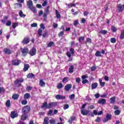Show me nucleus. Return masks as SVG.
<instances>
[{"instance_id": "bb28decb", "label": "nucleus", "mask_w": 124, "mask_h": 124, "mask_svg": "<svg viewBox=\"0 0 124 124\" xmlns=\"http://www.w3.org/2000/svg\"><path fill=\"white\" fill-rule=\"evenodd\" d=\"M43 124H49V118L46 117L44 118Z\"/></svg>"}, {"instance_id": "79ce46f5", "label": "nucleus", "mask_w": 124, "mask_h": 124, "mask_svg": "<svg viewBox=\"0 0 124 124\" xmlns=\"http://www.w3.org/2000/svg\"><path fill=\"white\" fill-rule=\"evenodd\" d=\"M42 30L39 29L38 30V35L39 37L41 36V35H42Z\"/></svg>"}, {"instance_id": "69168bd1", "label": "nucleus", "mask_w": 124, "mask_h": 124, "mask_svg": "<svg viewBox=\"0 0 124 124\" xmlns=\"http://www.w3.org/2000/svg\"><path fill=\"white\" fill-rule=\"evenodd\" d=\"M86 41L87 42H88V43H92V39L90 38H88L86 39Z\"/></svg>"}, {"instance_id": "7ed1b4c3", "label": "nucleus", "mask_w": 124, "mask_h": 124, "mask_svg": "<svg viewBox=\"0 0 124 124\" xmlns=\"http://www.w3.org/2000/svg\"><path fill=\"white\" fill-rule=\"evenodd\" d=\"M21 111L22 113L28 114L31 111V107L29 105L25 106L23 107Z\"/></svg>"}, {"instance_id": "e2e57ef3", "label": "nucleus", "mask_w": 124, "mask_h": 124, "mask_svg": "<svg viewBox=\"0 0 124 124\" xmlns=\"http://www.w3.org/2000/svg\"><path fill=\"white\" fill-rule=\"evenodd\" d=\"M48 35V32L46 31L43 34L42 36L45 38V37H46Z\"/></svg>"}, {"instance_id": "dca6fc26", "label": "nucleus", "mask_w": 124, "mask_h": 124, "mask_svg": "<svg viewBox=\"0 0 124 124\" xmlns=\"http://www.w3.org/2000/svg\"><path fill=\"white\" fill-rule=\"evenodd\" d=\"M3 52L6 55H10L11 54V50L9 48H5L3 49Z\"/></svg>"}, {"instance_id": "4c0bfd02", "label": "nucleus", "mask_w": 124, "mask_h": 124, "mask_svg": "<svg viewBox=\"0 0 124 124\" xmlns=\"http://www.w3.org/2000/svg\"><path fill=\"white\" fill-rule=\"evenodd\" d=\"M111 30L112 32H117V29L114 26H111Z\"/></svg>"}, {"instance_id": "774afa93", "label": "nucleus", "mask_w": 124, "mask_h": 124, "mask_svg": "<svg viewBox=\"0 0 124 124\" xmlns=\"http://www.w3.org/2000/svg\"><path fill=\"white\" fill-rule=\"evenodd\" d=\"M58 24L55 23H53V27L54 29H56V28H58Z\"/></svg>"}, {"instance_id": "13d9d810", "label": "nucleus", "mask_w": 124, "mask_h": 124, "mask_svg": "<svg viewBox=\"0 0 124 124\" xmlns=\"http://www.w3.org/2000/svg\"><path fill=\"white\" fill-rule=\"evenodd\" d=\"M74 51H75L74 48H70V52L71 55H74Z\"/></svg>"}, {"instance_id": "e433bc0d", "label": "nucleus", "mask_w": 124, "mask_h": 124, "mask_svg": "<svg viewBox=\"0 0 124 124\" xmlns=\"http://www.w3.org/2000/svg\"><path fill=\"white\" fill-rule=\"evenodd\" d=\"M69 81V78L68 77H65L62 80V83H64V82H68Z\"/></svg>"}, {"instance_id": "f03ea898", "label": "nucleus", "mask_w": 124, "mask_h": 124, "mask_svg": "<svg viewBox=\"0 0 124 124\" xmlns=\"http://www.w3.org/2000/svg\"><path fill=\"white\" fill-rule=\"evenodd\" d=\"M24 82V78H18L14 81V85L17 88H19V87H21L22 83Z\"/></svg>"}, {"instance_id": "423d86ee", "label": "nucleus", "mask_w": 124, "mask_h": 124, "mask_svg": "<svg viewBox=\"0 0 124 124\" xmlns=\"http://www.w3.org/2000/svg\"><path fill=\"white\" fill-rule=\"evenodd\" d=\"M20 63H21V60L19 59H17V60L14 59L12 61V64L13 65H15V66H17L19 65Z\"/></svg>"}, {"instance_id": "2f4dec72", "label": "nucleus", "mask_w": 124, "mask_h": 124, "mask_svg": "<svg viewBox=\"0 0 124 124\" xmlns=\"http://www.w3.org/2000/svg\"><path fill=\"white\" fill-rule=\"evenodd\" d=\"M19 16L21 17V18H25L26 17V15L24 14L23 13V11H20L19 12Z\"/></svg>"}, {"instance_id": "680f3d73", "label": "nucleus", "mask_w": 124, "mask_h": 124, "mask_svg": "<svg viewBox=\"0 0 124 124\" xmlns=\"http://www.w3.org/2000/svg\"><path fill=\"white\" fill-rule=\"evenodd\" d=\"M76 83H78V84H79V83L81 82V78H77L76 79Z\"/></svg>"}, {"instance_id": "37998d69", "label": "nucleus", "mask_w": 124, "mask_h": 124, "mask_svg": "<svg viewBox=\"0 0 124 124\" xmlns=\"http://www.w3.org/2000/svg\"><path fill=\"white\" fill-rule=\"evenodd\" d=\"M22 105H27L28 104V101L26 99L23 100L21 101Z\"/></svg>"}, {"instance_id": "cd10ccee", "label": "nucleus", "mask_w": 124, "mask_h": 124, "mask_svg": "<svg viewBox=\"0 0 124 124\" xmlns=\"http://www.w3.org/2000/svg\"><path fill=\"white\" fill-rule=\"evenodd\" d=\"M97 83H93L91 85V88L92 90H94V89H96L97 88Z\"/></svg>"}, {"instance_id": "3c124183", "label": "nucleus", "mask_w": 124, "mask_h": 124, "mask_svg": "<svg viewBox=\"0 0 124 124\" xmlns=\"http://www.w3.org/2000/svg\"><path fill=\"white\" fill-rule=\"evenodd\" d=\"M18 26V23H14L12 24L13 29H15L16 27Z\"/></svg>"}, {"instance_id": "6e6552de", "label": "nucleus", "mask_w": 124, "mask_h": 124, "mask_svg": "<svg viewBox=\"0 0 124 124\" xmlns=\"http://www.w3.org/2000/svg\"><path fill=\"white\" fill-rule=\"evenodd\" d=\"M30 41H31V39H30L29 37H25L23 39V40L22 41V44H24V45L29 44Z\"/></svg>"}, {"instance_id": "5fc2aeb1", "label": "nucleus", "mask_w": 124, "mask_h": 124, "mask_svg": "<svg viewBox=\"0 0 124 124\" xmlns=\"http://www.w3.org/2000/svg\"><path fill=\"white\" fill-rule=\"evenodd\" d=\"M68 108H69V105L68 104H65L64 105V110H66V109H68Z\"/></svg>"}, {"instance_id": "a19ab883", "label": "nucleus", "mask_w": 124, "mask_h": 124, "mask_svg": "<svg viewBox=\"0 0 124 124\" xmlns=\"http://www.w3.org/2000/svg\"><path fill=\"white\" fill-rule=\"evenodd\" d=\"M68 6L69 8H71V7H75L76 6V4L75 3H70L68 4Z\"/></svg>"}, {"instance_id": "603ef678", "label": "nucleus", "mask_w": 124, "mask_h": 124, "mask_svg": "<svg viewBox=\"0 0 124 124\" xmlns=\"http://www.w3.org/2000/svg\"><path fill=\"white\" fill-rule=\"evenodd\" d=\"M31 90H32V87L31 86H28L26 88V91H27V92H30V91H31Z\"/></svg>"}, {"instance_id": "4be33fe9", "label": "nucleus", "mask_w": 124, "mask_h": 124, "mask_svg": "<svg viewBox=\"0 0 124 124\" xmlns=\"http://www.w3.org/2000/svg\"><path fill=\"white\" fill-rule=\"evenodd\" d=\"M23 97L24 99H29L31 98V94H30V93H26L24 95Z\"/></svg>"}, {"instance_id": "7c9ffc66", "label": "nucleus", "mask_w": 124, "mask_h": 124, "mask_svg": "<svg viewBox=\"0 0 124 124\" xmlns=\"http://www.w3.org/2000/svg\"><path fill=\"white\" fill-rule=\"evenodd\" d=\"M110 103L111 104H113V103H115V102H116V98L115 97H112L110 98Z\"/></svg>"}, {"instance_id": "49530a36", "label": "nucleus", "mask_w": 124, "mask_h": 124, "mask_svg": "<svg viewBox=\"0 0 124 124\" xmlns=\"http://www.w3.org/2000/svg\"><path fill=\"white\" fill-rule=\"evenodd\" d=\"M54 45V42L51 41L47 44V47H52Z\"/></svg>"}, {"instance_id": "6e6d98bb", "label": "nucleus", "mask_w": 124, "mask_h": 124, "mask_svg": "<svg viewBox=\"0 0 124 124\" xmlns=\"http://www.w3.org/2000/svg\"><path fill=\"white\" fill-rule=\"evenodd\" d=\"M63 34H64V32L63 31H62L59 33L58 36H59V37H61V36H62V35H63Z\"/></svg>"}, {"instance_id": "1a4fd4ad", "label": "nucleus", "mask_w": 124, "mask_h": 124, "mask_svg": "<svg viewBox=\"0 0 124 124\" xmlns=\"http://www.w3.org/2000/svg\"><path fill=\"white\" fill-rule=\"evenodd\" d=\"M29 54L31 56L35 55L36 54V49L32 47L29 52Z\"/></svg>"}, {"instance_id": "f8f14e48", "label": "nucleus", "mask_w": 124, "mask_h": 124, "mask_svg": "<svg viewBox=\"0 0 124 124\" xmlns=\"http://www.w3.org/2000/svg\"><path fill=\"white\" fill-rule=\"evenodd\" d=\"M57 105H58V103L56 102H50L48 104V109H50V108H53V107H56Z\"/></svg>"}, {"instance_id": "c9c22d12", "label": "nucleus", "mask_w": 124, "mask_h": 124, "mask_svg": "<svg viewBox=\"0 0 124 124\" xmlns=\"http://www.w3.org/2000/svg\"><path fill=\"white\" fill-rule=\"evenodd\" d=\"M124 38V30L121 31L120 36V39L123 40Z\"/></svg>"}, {"instance_id": "0eeeda50", "label": "nucleus", "mask_w": 124, "mask_h": 124, "mask_svg": "<svg viewBox=\"0 0 124 124\" xmlns=\"http://www.w3.org/2000/svg\"><path fill=\"white\" fill-rule=\"evenodd\" d=\"M21 52L23 55H24V57L25 56H27L28 54H29V48L26 47L24 48H21Z\"/></svg>"}, {"instance_id": "473e14b6", "label": "nucleus", "mask_w": 124, "mask_h": 124, "mask_svg": "<svg viewBox=\"0 0 124 124\" xmlns=\"http://www.w3.org/2000/svg\"><path fill=\"white\" fill-rule=\"evenodd\" d=\"M13 99L16 100V99H18L19 98V94H14L12 95Z\"/></svg>"}, {"instance_id": "72a5a7b5", "label": "nucleus", "mask_w": 124, "mask_h": 124, "mask_svg": "<svg viewBox=\"0 0 124 124\" xmlns=\"http://www.w3.org/2000/svg\"><path fill=\"white\" fill-rule=\"evenodd\" d=\"M63 87V84L62 83H59L58 84L57 86V88L58 89V90H61V89H62V88Z\"/></svg>"}, {"instance_id": "a211bd4d", "label": "nucleus", "mask_w": 124, "mask_h": 124, "mask_svg": "<svg viewBox=\"0 0 124 124\" xmlns=\"http://www.w3.org/2000/svg\"><path fill=\"white\" fill-rule=\"evenodd\" d=\"M8 19V16H4L3 17V19L1 20V23H2L3 24H5Z\"/></svg>"}, {"instance_id": "a18cd8bd", "label": "nucleus", "mask_w": 124, "mask_h": 124, "mask_svg": "<svg viewBox=\"0 0 124 124\" xmlns=\"http://www.w3.org/2000/svg\"><path fill=\"white\" fill-rule=\"evenodd\" d=\"M81 40H85V37H84V36H80L78 38V42L79 43L82 42Z\"/></svg>"}, {"instance_id": "338daca9", "label": "nucleus", "mask_w": 124, "mask_h": 124, "mask_svg": "<svg viewBox=\"0 0 124 124\" xmlns=\"http://www.w3.org/2000/svg\"><path fill=\"white\" fill-rule=\"evenodd\" d=\"M96 69V66H93L91 67V71H94Z\"/></svg>"}, {"instance_id": "412c9836", "label": "nucleus", "mask_w": 124, "mask_h": 124, "mask_svg": "<svg viewBox=\"0 0 124 124\" xmlns=\"http://www.w3.org/2000/svg\"><path fill=\"white\" fill-rule=\"evenodd\" d=\"M27 77L28 79H32V78H34L35 75L32 73H29L27 75Z\"/></svg>"}, {"instance_id": "f704fd0d", "label": "nucleus", "mask_w": 124, "mask_h": 124, "mask_svg": "<svg viewBox=\"0 0 124 124\" xmlns=\"http://www.w3.org/2000/svg\"><path fill=\"white\" fill-rule=\"evenodd\" d=\"M5 105L6 107H10V106H11V103H10V100H7L6 101Z\"/></svg>"}, {"instance_id": "6ab92c4d", "label": "nucleus", "mask_w": 124, "mask_h": 124, "mask_svg": "<svg viewBox=\"0 0 124 124\" xmlns=\"http://www.w3.org/2000/svg\"><path fill=\"white\" fill-rule=\"evenodd\" d=\"M55 98H56V99H65V96L57 94L55 96Z\"/></svg>"}, {"instance_id": "864d4df0", "label": "nucleus", "mask_w": 124, "mask_h": 124, "mask_svg": "<svg viewBox=\"0 0 124 124\" xmlns=\"http://www.w3.org/2000/svg\"><path fill=\"white\" fill-rule=\"evenodd\" d=\"M31 28H35V27H37V23H33L31 25Z\"/></svg>"}, {"instance_id": "8fccbe9b", "label": "nucleus", "mask_w": 124, "mask_h": 124, "mask_svg": "<svg viewBox=\"0 0 124 124\" xmlns=\"http://www.w3.org/2000/svg\"><path fill=\"white\" fill-rule=\"evenodd\" d=\"M116 41H117V40H116V38H111L110 39V42L111 43H116Z\"/></svg>"}, {"instance_id": "b1692460", "label": "nucleus", "mask_w": 124, "mask_h": 124, "mask_svg": "<svg viewBox=\"0 0 124 124\" xmlns=\"http://www.w3.org/2000/svg\"><path fill=\"white\" fill-rule=\"evenodd\" d=\"M74 66L71 65L69 68V73H73L74 72Z\"/></svg>"}, {"instance_id": "f257e3e1", "label": "nucleus", "mask_w": 124, "mask_h": 124, "mask_svg": "<svg viewBox=\"0 0 124 124\" xmlns=\"http://www.w3.org/2000/svg\"><path fill=\"white\" fill-rule=\"evenodd\" d=\"M27 3L29 8L31 9V10L32 11V12H34V13H36V9L35 8V7L32 6V1L29 0L27 1Z\"/></svg>"}, {"instance_id": "5701e85b", "label": "nucleus", "mask_w": 124, "mask_h": 124, "mask_svg": "<svg viewBox=\"0 0 124 124\" xmlns=\"http://www.w3.org/2000/svg\"><path fill=\"white\" fill-rule=\"evenodd\" d=\"M98 103H99V104H105V103H106V100L105 99L99 100Z\"/></svg>"}, {"instance_id": "bf43d9fd", "label": "nucleus", "mask_w": 124, "mask_h": 124, "mask_svg": "<svg viewBox=\"0 0 124 124\" xmlns=\"http://www.w3.org/2000/svg\"><path fill=\"white\" fill-rule=\"evenodd\" d=\"M5 91V89L3 87H0V94L1 93H3V92Z\"/></svg>"}, {"instance_id": "09e8293b", "label": "nucleus", "mask_w": 124, "mask_h": 124, "mask_svg": "<svg viewBox=\"0 0 124 124\" xmlns=\"http://www.w3.org/2000/svg\"><path fill=\"white\" fill-rule=\"evenodd\" d=\"M77 25H79V21H78V20H76L74 21V26H75V27H76Z\"/></svg>"}, {"instance_id": "4468645a", "label": "nucleus", "mask_w": 124, "mask_h": 124, "mask_svg": "<svg viewBox=\"0 0 124 124\" xmlns=\"http://www.w3.org/2000/svg\"><path fill=\"white\" fill-rule=\"evenodd\" d=\"M28 118H29L28 114L26 113H22L21 116L20 120H21V121H26V120Z\"/></svg>"}, {"instance_id": "a878e982", "label": "nucleus", "mask_w": 124, "mask_h": 124, "mask_svg": "<svg viewBox=\"0 0 124 124\" xmlns=\"http://www.w3.org/2000/svg\"><path fill=\"white\" fill-rule=\"evenodd\" d=\"M42 108H46V109H49V108L48 107V103H47V102H45L43 103Z\"/></svg>"}, {"instance_id": "9d476101", "label": "nucleus", "mask_w": 124, "mask_h": 124, "mask_svg": "<svg viewBox=\"0 0 124 124\" xmlns=\"http://www.w3.org/2000/svg\"><path fill=\"white\" fill-rule=\"evenodd\" d=\"M117 8H118V13H121V12H123L124 9V4L122 5L119 4L117 6Z\"/></svg>"}, {"instance_id": "ddd939ff", "label": "nucleus", "mask_w": 124, "mask_h": 124, "mask_svg": "<svg viewBox=\"0 0 124 124\" xmlns=\"http://www.w3.org/2000/svg\"><path fill=\"white\" fill-rule=\"evenodd\" d=\"M71 88H72V85L67 84L65 86L64 89L65 92H69Z\"/></svg>"}, {"instance_id": "393cba45", "label": "nucleus", "mask_w": 124, "mask_h": 124, "mask_svg": "<svg viewBox=\"0 0 124 124\" xmlns=\"http://www.w3.org/2000/svg\"><path fill=\"white\" fill-rule=\"evenodd\" d=\"M99 33L101 34H103V35H105V34H107L108 33V31L106 30H100L99 31Z\"/></svg>"}, {"instance_id": "c03bdc74", "label": "nucleus", "mask_w": 124, "mask_h": 124, "mask_svg": "<svg viewBox=\"0 0 124 124\" xmlns=\"http://www.w3.org/2000/svg\"><path fill=\"white\" fill-rule=\"evenodd\" d=\"M11 24H12V23L11 22V21L8 20L7 21L6 23V26L7 27H10V26H11Z\"/></svg>"}, {"instance_id": "c85d7f7f", "label": "nucleus", "mask_w": 124, "mask_h": 124, "mask_svg": "<svg viewBox=\"0 0 124 124\" xmlns=\"http://www.w3.org/2000/svg\"><path fill=\"white\" fill-rule=\"evenodd\" d=\"M99 82L100 83V85L101 87H105V82H102V79L99 78Z\"/></svg>"}, {"instance_id": "58836bf2", "label": "nucleus", "mask_w": 124, "mask_h": 124, "mask_svg": "<svg viewBox=\"0 0 124 124\" xmlns=\"http://www.w3.org/2000/svg\"><path fill=\"white\" fill-rule=\"evenodd\" d=\"M96 57H101V52L99 51H97L95 53Z\"/></svg>"}, {"instance_id": "052dcab7", "label": "nucleus", "mask_w": 124, "mask_h": 124, "mask_svg": "<svg viewBox=\"0 0 124 124\" xmlns=\"http://www.w3.org/2000/svg\"><path fill=\"white\" fill-rule=\"evenodd\" d=\"M101 120V119H100V117H97V118H96V120H95V122L96 123H99Z\"/></svg>"}, {"instance_id": "aec40b11", "label": "nucleus", "mask_w": 124, "mask_h": 124, "mask_svg": "<svg viewBox=\"0 0 124 124\" xmlns=\"http://www.w3.org/2000/svg\"><path fill=\"white\" fill-rule=\"evenodd\" d=\"M29 68H30V65L29 64H24L23 71L26 72V71H27V70H29Z\"/></svg>"}, {"instance_id": "9b49d317", "label": "nucleus", "mask_w": 124, "mask_h": 124, "mask_svg": "<svg viewBox=\"0 0 124 124\" xmlns=\"http://www.w3.org/2000/svg\"><path fill=\"white\" fill-rule=\"evenodd\" d=\"M10 116L12 119H15V118L18 117V113L16 111H11Z\"/></svg>"}, {"instance_id": "4d7b16f0", "label": "nucleus", "mask_w": 124, "mask_h": 124, "mask_svg": "<svg viewBox=\"0 0 124 124\" xmlns=\"http://www.w3.org/2000/svg\"><path fill=\"white\" fill-rule=\"evenodd\" d=\"M70 99L72 100V99H74V98H75V94H71L70 95H69V96Z\"/></svg>"}, {"instance_id": "20e7f679", "label": "nucleus", "mask_w": 124, "mask_h": 124, "mask_svg": "<svg viewBox=\"0 0 124 124\" xmlns=\"http://www.w3.org/2000/svg\"><path fill=\"white\" fill-rule=\"evenodd\" d=\"M50 6H48L46 7V9L45 10L43 17L44 20H46L47 19V15H49L50 14Z\"/></svg>"}, {"instance_id": "39448f33", "label": "nucleus", "mask_w": 124, "mask_h": 124, "mask_svg": "<svg viewBox=\"0 0 124 124\" xmlns=\"http://www.w3.org/2000/svg\"><path fill=\"white\" fill-rule=\"evenodd\" d=\"M112 119V114L107 113L106 116V118L103 120L104 123H107L108 121H110Z\"/></svg>"}, {"instance_id": "ea45409f", "label": "nucleus", "mask_w": 124, "mask_h": 124, "mask_svg": "<svg viewBox=\"0 0 124 124\" xmlns=\"http://www.w3.org/2000/svg\"><path fill=\"white\" fill-rule=\"evenodd\" d=\"M114 114L116 116H119V115H120V114H121V111L119 109H116L114 111Z\"/></svg>"}, {"instance_id": "de8ad7c7", "label": "nucleus", "mask_w": 124, "mask_h": 124, "mask_svg": "<svg viewBox=\"0 0 124 124\" xmlns=\"http://www.w3.org/2000/svg\"><path fill=\"white\" fill-rule=\"evenodd\" d=\"M49 123L50 124H56V120L51 119L49 120Z\"/></svg>"}, {"instance_id": "f3484780", "label": "nucleus", "mask_w": 124, "mask_h": 124, "mask_svg": "<svg viewBox=\"0 0 124 124\" xmlns=\"http://www.w3.org/2000/svg\"><path fill=\"white\" fill-rule=\"evenodd\" d=\"M39 86H40L42 88H43V87H45V86L46 85V83H45V82H44V81L43 80V79H40V80H39Z\"/></svg>"}, {"instance_id": "2eb2a0df", "label": "nucleus", "mask_w": 124, "mask_h": 124, "mask_svg": "<svg viewBox=\"0 0 124 124\" xmlns=\"http://www.w3.org/2000/svg\"><path fill=\"white\" fill-rule=\"evenodd\" d=\"M80 111H81V114L83 115V116H87V115L89 114V112H90V111L88 110L82 109H81Z\"/></svg>"}, {"instance_id": "0e129e2a", "label": "nucleus", "mask_w": 124, "mask_h": 124, "mask_svg": "<svg viewBox=\"0 0 124 124\" xmlns=\"http://www.w3.org/2000/svg\"><path fill=\"white\" fill-rule=\"evenodd\" d=\"M89 83V80L87 79H83L82 80V84H87Z\"/></svg>"}, {"instance_id": "c756f323", "label": "nucleus", "mask_w": 124, "mask_h": 124, "mask_svg": "<svg viewBox=\"0 0 124 124\" xmlns=\"http://www.w3.org/2000/svg\"><path fill=\"white\" fill-rule=\"evenodd\" d=\"M55 14L56 18H57V19H59V18H61V14H60V12H59V11H58V10H55Z\"/></svg>"}]
</instances>
